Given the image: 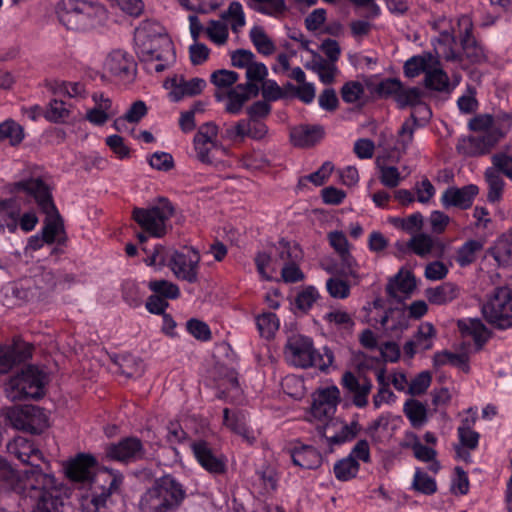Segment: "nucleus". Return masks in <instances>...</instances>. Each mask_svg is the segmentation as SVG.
I'll use <instances>...</instances> for the list:
<instances>
[{"label": "nucleus", "mask_w": 512, "mask_h": 512, "mask_svg": "<svg viewBox=\"0 0 512 512\" xmlns=\"http://www.w3.org/2000/svg\"><path fill=\"white\" fill-rule=\"evenodd\" d=\"M503 136L504 133L499 128H492L485 131L483 135L469 137L464 141V153L469 156L488 153Z\"/></svg>", "instance_id": "nucleus-25"}, {"label": "nucleus", "mask_w": 512, "mask_h": 512, "mask_svg": "<svg viewBox=\"0 0 512 512\" xmlns=\"http://www.w3.org/2000/svg\"><path fill=\"white\" fill-rule=\"evenodd\" d=\"M256 325L260 335L270 339L279 329L280 321L274 313L264 312L256 317Z\"/></svg>", "instance_id": "nucleus-47"}, {"label": "nucleus", "mask_w": 512, "mask_h": 512, "mask_svg": "<svg viewBox=\"0 0 512 512\" xmlns=\"http://www.w3.org/2000/svg\"><path fill=\"white\" fill-rule=\"evenodd\" d=\"M191 450L198 463L211 473H220L224 471L225 462L222 457L216 456L204 441L191 443Z\"/></svg>", "instance_id": "nucleus-27"}, {"label": "nucleus", "mask_w": 512, "mask_h": 512, "mask_svg": "<svg viewBox=\"0 0 512 512\" xmlns=\"http://www.w3.org/2000/svg\"><path fill=\"white\" fill-rule=\"evenodd\" d=\"M64 472L70 481L86 487L79 498L81 512H99L123 482L121 473L107 468L98 469L95 457L85 453L66 461Z\"/></svg>", "instance_id": "nucleus-1"}, {"label": "nucleus", "mask_w": 512, "mask_h": 512, "mask_svg": "<svg viewBox=\"0 0 512 512\" xmlns=\"http://www.w3.org/2000/svg\"><path fill=\"white\" fill-rule=\"evenodd\" d=\"M359 432L358 422L347 424L339 419H329L322 426V437H324L328 445L332 448L352 441Z\"/></svg>", "instance_id": "nucleus-18"}, {"label": "nucleus", "mask_w": 512, "mask_h": 512, "mask_svg": "<svg viewBox=\"0 0 512 512\" xmlns=\"http://www.w3.org/2000/svg\"><path fill=\"white\" fill-rule=\"evenodd\" d=\"M359 468L358 461L352 456H347L334 465V474L338 480L347 481L357 475Z\"/></svg>", "instance_id": "nucleus-48"}, {"label": "nucleus", "mask_w": 512, "mask_h": 512, "mask_svg": "<svg viewBox=\"0 0 512 512\" xmlns=\"http://www.w3.org/2000/svg\"><path fill=\"white\" fill-rule=\"evenodd\" d=\"M92 100L94 106L86 112V119L91 124L101 126L118 113L117 106L103 93H94Z\"/></svg>", "instance_id": "nucleus-23"}, {"label": "nucleus", "mask_w": 512, "mask_h": 512, "mask_svg": "<svg viewBox=\"0 0 512 512\" xmlns=\"http://www.w3.org/2000/svg\"><path fill=\"white\" fill-rule=\"evenodd\" d=\"M48 374L43 368L29 365L10 378L5 386V394L10 400L25 398L38 399L45 394Z\"/></svg>", "instance_id": "nucleus-8"}, {"label": "nucleus", "mask_w": 512, "mask_h": 512, "mask_svg": "<svg viewBox=\"0 0 512 512\" xmlns=\"http://www.w3.org/2000/svg\"><path fill=\"white\" fill-rule=\"evenodd\" d=\"M224 424L233 432L242 437L244 441L252 444L256 435L247 427L246 416L244 414H232L228 409L224 410Z\"/></svg>", "instance_id": "nucleus-38"}, {"label": "nucleus", "mask_w": 512, "mask_h": 512, "mask_svg": "<svg viewBox=\"0 0 512 512\" xmlns=\"http://www.w3.org/2000/svg\"><path fill=\"white\" fill-rule=\"evenodd\" d=\"M319 138V129L316 126L300 125L291 129L290 141L298 148H308L314 145Z\"/></svg>", "instance_id": "nucleus-39"}, {"label": "nucleus", "mask_w": 512, "mask_h": 512, "mask_svg": "<svg viewBox=\"0 0 512 512\" xmlns=\"http://www.w3.org/2000/svg\"><path fill=\"white\" fill-rule=\"evenodd\" d=\"M322 53L327 57L322 59V83L331 84L338 72L335 64L341 53L338 42L330 38L322 40Z\"/></svg>", "instance_id": "nucleus-26"}, {"label": "nucleus", "mask_w": 512, "mask_h": 512, "mask_svg": "<svg viewBox=\"0 0 512 512\" xmlns=\"http://www.w3.org/2000/svg\"><path fill=\"white\" fill-rule=\"evenodd\" d=\"M403 411L414 428L422 427L427 421V408L418 400H407L404 404Z\"/></svg>", "instance_id": "nucleus-41"}, {"label": "nucleus", "mask_w": 512, "mask_h": 512, "mask_svg": "<svg viewBox=\"0 0 512 512\" xmlns=\"http://www.w3.org/2000/svg\"><path fill=\"white\" fill-rule=\"evenodd\" d=\"M425 296L430 303L443 305L459 296V288L454 283L445 282L438 287L427 289Z\"/></svg>", "instance_id": "nucleus-37"}, {"label": "nucleus", "mask_w": 512, "mask_h": 512, "mask_svg": "<svg viewBox=\"0 0 512 512\" xmlns=\"http://www.w3.org/2000/svg\"><path fill=\"white\" fill-rule=\"evenodd\" d=\"M249 37L257 51L263 55H270L275 51V45L261 26H253Z\"/></svg>", "instance_id": "nucleus-43"}, {"label": "nucleus", "mask_w": 512, "mask_h": 512, "mask_svg": "<svg viewBox=\"0 0 512 512\" xmlns=\"http://www.w3.org/2000/svg\"><path fill=\"white\" fill-rule=\"evenodd\" d=\"M146 114V104L141 100L135 101L123 116L114 120L113 126L119 132H132L130 124L138 123Z\"/></svg>", "instance_id": "nucleus-33"}, {"label": "nucleus", "mask_w": 512, "mask_h": 512, "mask_svg": "<svg viewBox=\"0 0 512 512\" xmlns=\"http://www.w3.org/2000/svg\"><path fill=\"white\" fill-rule=\"evenodd\" d=\"M204 32L209 40L218 46L224 45L229 38V28L221 18L210 20L205 25Z\"/></svg>", "instance_id": "nucleus-45"}, {"label": "nucleus", "mask_w": 512, "mask_h": 512, "mask_svg": "<svg viewBox=\"0 0 512 512\" xmlns=\"http://www.w3.org/2000/svg\"><path fill=\"white\" fill-rule=\"evenodd\" d=\"M418 125V119L415 115V112L411 114V118L406 120L399 132H398V144L401 146V149L405 151L408 145L412 142L414 136V129Z\"/></svg>", "instance_id": "nucleus-58"}, {"label": "nucleus", "mask_w": 512, "mask_h": 512, "mask_svg": "<svg viewBox=\"0 0 512 512\" xmlns=\"http://www.w3.org/2000/svg\"><path fill=\"white\" fill-rule=\"evenodd\" d=\"M193 147L197 159L207 164L218 162L220 156L228 153V150L219 142L218 128L213 123H206L199 127L194 136Z\"/></svg>", "instance_id": "nucleus-14"}, {"label": "nucleus", "mask_w": 512, "mask_h": 512, "mask_svg": "<svg viewBox=\"0 0 512 512\" xmlns=\"http://www.w3.org/2000/svg\"><path fill=\"white\" fill-rule=\"evenodd\" d=\"M220 18L235 34H239L247 23L244 7L239 1L230 2L227 9L222 11Z\"/></svg>", "instance_id": "nucleus-35"}, {"label": "nucleus", "mask_w": 512, "mask_h": 512, "mask_svg": "<svg viewBox=\"0 0 512 512\" xmlns=\"http://www.w3.org/2000/svg\"><path fill=\"white\" fill-rule=\"evenodd\" d=\"M424 84L429 89L439 92H448L450 83L447 73L439 66L433 65L430 71H427Z\"/></svg>", "instance_id": "nucleus-44"}, {"label": "nucleus", "mask_w": 512, "mask_h": 512, "mask_svg": "<svg viewBox=\"0 0 512 512\" xmlns=\"http://www.w3.org/2000/svg\"><path fill=\"white\" fill-rule=\"evenodd\" d=\"M478 192L479 188L474 184L461 188L448 187L441 196V202L445 208L456 207L465 210L472 206Z\"/></svg>", "instance_id": "nucleus-22"}, {"label": "nucleus", "mask_w": 512, "mask_h": 512, "mask_svg": "<svg viewBox=\"0 0 512 512\" xmlns=\"http://www.w3.org/2000/svg\"><path fill=\"white\" fill-rule=\"evenodd\" d=\"M70 115V107L61 100H51L45 111V118L51 122L65 121Z\"/></svg>", "instance_id": "nucleus-52"}, {"label": "nucleus", "mask_w": 512, "mask_h": 512, "mask_svg": "<svg viewBox=\"0 0 512 512\" xmlns=\"http://www.w3.org/2000/svg\"><path fill=\"white\" fill-rule=\"evenodd\" d=\"M431 380L430 372L423 371L419 373L409 384L408 393L413 396L425 393L431 384Z\"/></svg>", "instance_id": "nucleus-63"}, {"label": "nucleus", "mask_w": 512, "mask_h": 512, "mask_svg": "<svg viewBox=\"0 0 512 512\" xmlns=\"http://www.w3.org/2000/svg\"><path fill=\"white\" fill-rule=\"evenodd\" d=\"M408 245L414 253L424 257L432 251L434 247V240L427 234H418L412 237Z\"/></svg>", "instance_id": "nucleus-59"}, {"label": "nucleus", "mask_w": 512, "mask_h": 512, "mask_svg": "<svg viewBox=\"0 0 512 512\" xmlns=\"http://www.w3.org/2000/svg\"><path fill=\"white\" fill-rule=\"evenodd\" d=\"M164 87L169 91V98L177 102L185 97L200 94L206 87V81L197 77L190 80H185L183 77H173L165 81Z\"/></svg>", "instance_id": "nucleus-20"}, {"label": "nucleus", "mask_w": 512, "mask_h": 512, "mask_svg": "<svg viewBox=\"0 0 512 512\" xmlns=\"http://www.w3.org/2000/svg\"><path fill=\"white\" fill-rule=\"evenodd\" d=\"M254 88L251 83L238 84L230 89L227 94L225 108L228 112L236 114L240 112L246 101L249 100Z\"/></svg>", "instance_id": "nucleus-36"}, {"label": "nucleus", "mask_w": 512, "mask_h": 512, "mask_svg": "<svg viewBox=\"0 0 512 512\" xmlns=\"http://www.w3.org/2000/svg\"><path fill=\"white\" fill-rule=\"evenodd\" d=\"M493 167L498 173H503L508 178L512 179V156L506 153H497L492 157Z\"/></svg>", "instance_id": "nucleus-64"}, {"label": "nucleus", "mask_w": 512, "mask_h": 512, "mask_svg": "<svg viewBox=\"0 0 512 512\" xmlns=\"http://www.w3.org/2000/svg\"><path fill=\"white\" fill-rule=\"evenodd\" d=\"M173 214V207L166 199H159L155 204L133 212L134 220L151 236L161 237L167 229V221Z\"/></svg>", "instance_id": "nucleus-13"}, {"label": "nucleus", "mask_w": 512, "mask_h": 512, "mask_svg": "<svg viewBox=\"0 0 512 512\" xmlns=\"http://www.w3.org/2000/svg\"><path fill=\"white\" fill-rule=\"evenodd\" d=\"M485 179L488 185L487 199L489 202H498L503 193L504 182L495 168H488L485 172Z\"/></svg>", "instance_id": "nucleus-46"}, {"label": "nucleus", "mask_w": 512, "mask_h": 512, "mask_svg": "<svg viewBox=\"0 0 512 512\" xmlns=\"http://www.w3.org/2000/svg\"><path fill=\"white\" fill-rule=\"evenodd\" d=\"M433 65L439 66L440 62L438 57L433 56L431 53L413 56L405 62L404 73L409 78H414L422 72L427 76V71H430Z\"/></svg>", "instance_id": "nucleus-34"}, {"label": "nucleus", "mask_w": 512, "mask_h": 512, "mask_svg": "<svg viewBox=\"0 0 512 512\" xmlns=\"http://www.w3.org/2000/svg\"><path fill=\"white\" fill-rule=\"evenodd\" d=\"M55 14L64 27L73 31L93 29L107 17L102 4L87 0H60L55 6Z\"/></svg>", "instance_id": "nucleus-5"}, {"label": "nucleus", "mask_w": 512, "mask_h": 512, "mask_svg": "<svg viewBox=\"0 0 512 512\" xmlns=\"http://www.w3.org/2000/svg\"><path fill=\"white\" fill-rule=\"evenodd\" d=\"M239 79V75L227 69H220L213 72L210 76V81L220 90H225L233 86Z\"/></svg>", "instance_id": "nucleus-55"}, {"label": "nucleus", "mask_w": 512, "mask_h": 512, "mask_svg": "<svg viewBox=\"0 0 512 512\" xmlns=\"http://www.w3.org/2000/svg\"><path fill=\"white\" fill-rule=\"evenodd\" d=\"M137 52L150 69L163 71L173 60V44L164 28L157 22H143L135 32Z\"/></svg>", "instance_id": "nucleus-3"}, {"label": "nucleus", "mask_w": 512, "mask_h": 512, "mask_svg": "<svg viewBox=\"0 0 512 512\" xmlns=\"http://www.w3.org/2000/svg\"><path fill=\"white\" fill-rule=\"evenodd\" d=\"M318 291L315 287L308 286L300 290L295 298V305L301 311L309 310L318 299Z\"/></svg>", "instance_id": "nucleus-61"}, {"label": "nucleus", "mask_w": 512, "mask_h": 512, "mask_svg": "<svg viewBox=\"0 0 512 512\" xmlns=\"http://www.w3.org/2000/svg\"><path fill=\"white\" fill-rule=\"evenodd\" d=\"M148 287L154 293L169 299H176L180 295L179 287L167 280L150 281Z\"/></svg>", "instance_id": "nucleus-56"}, {"label": "nucleus", "mask_w": 512, "mask_h": 512, "mask_svg": "<svg viewBox=\"0 0 512 512\" xmlns=\"http://www.w3.org/2000/svg\"><path fill=\"white\" fill-rule=\"evenodd\" d=\"M0 489L12 490L34 502L32 512H62L68 488L52 473L34 469L22 479L11 465L0 457Z\"/></svg>", "instance_id": "nucleus-2"}, {"label": "nucleus", "mask_w": 512, "mask_h": 512, "mask_svg": "<svg viewBox=\"0 0 512 512\" xmlns=\"http://www.w3.org/2000/svg\"><path fill=\"white\" fill-rule=\"evenodd\" d=\"M435 335V329L431 323L420 325L413 341H416L418 348L428 350L432 347V337Z\"/></svg>", "instance_id": "nucleus-62"}, {"label": "nucleus", "mask_w": 512, "mask_h": 512, "mask_svg": "<svg viewBox=\"0 0 512 512\" xmlns=\"http://www.w3.org/2000/svg\"><path fill=\"white\" fill-rule=\"evenodd\" d=\"M485 320L494 328L505 330L512 327V289L496 287L481 307Z\"/></svg>", "instance_id": "nucleus-10"}, {"label": "nucleus", "mask_w": 512, "mask_h": 512, "mask_svg": "<svg viewBox=\"0 0 512 512\" xmlns=\"http://www.w3.org/2000/svg\"><path fill=\"white\" fill-rule=\"evenodd\" d=\"M24 138L22 127L12 120L0 123V141H7L12 145L20 143Z\"/></svg>", "instance_id": "nucleus-50"}, {"label": "nucleus", "mask_w": 512, "mask_h": 512, "mask_svg": "<svg viewBox=\"0 0 512 512\" xmlns=\"http://www.w3.org/2000/svg\"><path fill=\"white\" fill-rule=\"evenodd\" d=\"M416 287L413 274L409 271L400 270L393 278H391L386 286V293L391 298L402 301Z\"/></svg>", "instance_id": "nucleus-28"}, {"label": "nucleus", "mask_w": 512, "mask_h": 512, "mask_svg": "<svg viewBox=\"0 0 512 512\" xmlns=\"http://www.w3.org/2000/svg\"><path fill=\"white\" fill-rule=\"evenodd\" d=\"M483 248L482 242L478 240H469L465 242L457 251L456 260L462 267L475 261L477 252Z\"/></svg>", "instance_id": "nucleus-49"}, {"label": "nucleus", "mask_w": 512, "mask_h": 512, "mask_svg": "<svg viewBox=\"0 0 512 512\" xmlns=\"http://www.w3.org/2000/svg\"><path fill=\"white\" fill-rule=\"evenodd\" d=\"M422 96V90L417 87L408 89L402 87L398 97H396V102L400 108H405L407 106L416 108L414 111L415 113L417 112L421 114L424 119H429L431 111L426 104L421 102Z\"/></svg>", "instance_id": "nucleus-31"}, {"label": "nucleus", "mask_w": 512, "mask_h": 512, "mask_svg": "<svg viewBox=\"0 0 512 512\" xmlns=\"http://www.w3.org/2000/svg\"><path fill=\"white\" fill-rule=\"evenodd\" d=\"M6 416L15 429L30 433H40L50 425L47 411L38 406H15L7 410Z\"/></svg>", "instance_id": "nucleus-15"}, {"label": "nucleus", "mask_w": 512, "mask_h": 512, "mask_svg": "<svg viewBox=\"0 0 512 512\" xmlns=\"http://www.w3.org/2000/svg\"><path fill=\"white\" fill-rule=\"evenodd\" d=\"M143 454L142 444L137 438H126L117 444H110L105 449L107 459L126 462L136 460Z\"/></svg>", "instance_id": "nucleus-24"}, {"label": "nucleus", "mask_w": 512, "mask_h": 512, "mask_svg": "<svg viewBox=\"0 0 512 512\" xmlns=\"http://www.w3.org/2000/svg\"><path fill=\"white\" fill-rule=\"evenodd\" d=\"M30 351L24 344L0 346V373H7L16 364L26 360Z\"/></svg>", "instance_id": "nucleus-29"}, {"label": "nucleus", "mask_w": 512, "mask_h": 512, "mask_svg": "<svg viewBox=\"0 0 512 512\" xmlns=\"http://www.w3.org/2000/svg\"><path fill=\"white\" fill-rule=\"evenodd\" d=\"M186 492L173 477L166 475L147 489L139 501L141 512H175L182 504Z\"/></svg>", "instance_id": "nucleus-7"}, {"label": "nucleus", "mask_w": 512, "mask_h": 512, "mask_svg": "<svg viewBox=\"0 0 512 512\" xmlns=\"http://www.w3.org/2000/svg\"><path fill=\"white\" fill-rule=\"evenodd\" d=\"M246 4L252 10L273 18H280L287 11L284 0H246Z\"/></svg>", "instance_id": "nucleus-40"}, {"label": "nucleus", "mask_w": 512, "mask_h": 512, "mask_svg": "<svg viewBox=\"0 0 512 512\" xmlns=\"http://www.w3.org/2000/svg\"><path fill=\"white\" fill-rule=\"evenodd\" d=\"M20 210L21 205L16 199L0 201V232H16Z\"/></svg>", "instance_id": "nucleus-30"}, {"label": "nucleus", "mask_w": 512, "mask_h": 512, "mask_svg": "<svg viewBox=\"0 0 512 512\" xmlns=\"http://www.w3.org/2000/svg\"><path fill=\"white\" fill-rule=\"evenodd\" d=\"M145 292L141 284L128 280L123 284V296L125 301L133 307H137L142 303Z\"/></svg>", "instance_id": "nucleus-54"}, {"label": "nucleus", "mask_w": 512, "mask_h": 512, "mask_svg": "<svg viewBox=\"0 0 512 512\" xmlns=\"http://www.w3.org/2000/svg\"><path fill=\"white\" fill-rule=\"evenodd\" d=\"M300 251L296 245L281 240L259 250L254 258L259 277L262 280H278V272L287 259L299 258Z\"/></svg>", "instance_id": "nucleus-9"}, {"label": "nucleus", "mask_w": 512, "mask_h": 512, "mask_svg": "<svg viewBox=\"0 0 512 512\" xmlns=\"http://www.w3.org/2000/svg\"><path fill=\"white\" fill-rule=\"evenodd\" d=\"M54 277L50 272L43 273L37 278H24L5 288L7 303L21 305L41 299L46 292L53 289Z\"/></svg>", "instance_id": "nucleus-11"}, {"label": "nucleus", "mask_w": 512, "mask_h": 512, "mask_svg": "<svg viewBox=\"0 0 512 512\" xmlns=\"http://www.w3.org/2000/svg\"><path fill=\"white\" fill-rule=\"evenodd\" d=\"M493 256L500 264L512 262V234L501 238L497 242Z\"/></svg>", "instance_id": "nucleus-57"}, {"label": "nucleus", "mask_w": 512, "mask_h": 512, "mask_svg": "<svg viewBox=\"0 0 512 512\" xmlns=\"http://www.w3.org/2000/svg\"><path fill=\"white\" fill-rule=\"evenodd\" d=\"M136 75V63L133 57L123 50H113L104 59L102 77L115 78L123 83H130Z\"/></svg>", "instance_id": "nucleus-16"}, {"label": "nucleus", "mask_w": 512, "mask_h": 512, "mask_svg": "<svg viewBox=\"0 0 512 512\" xmlns=\"http://www.w3.org/2000/svg\"><path fill=\"white\" fill-rule=\"evenodd\" d=\"M341 277L343 276L333 275L326 281L327 292L335 299H346L350 295V285Z\"/></svg>", "instance_id": "nucleus-51"}, {"label": "nucleus", "mask_w": 512, "mask_h": 512, "mask_svg": "<svg viewBox=\"0 0 512 512\" xmlns=\"http://www.w3.org/2000/svg\"><path fill=\"white\" fill-rule=\"evenodd\" d=\"M457 326L463 337L473 338L477 350H480L489 338L488 329L478 318L458 320Z\"/></svg>", "instance_id": "nucleus-32"}, {"label": "nucleus", "mask_w": 512, "mask_h": 512, "mask_svg": "<svg viewBox=\"0 0 512 512\" xmlns=\"http://www.w3.org/2000/svg\"><path fill=\"white\" fill-rule=\"evenodd\" d=\"M412 488L420 493L431 495L437 490L435 480L430 477L426 472L417 468L412 482Z\"/></svg>", "instance_id": "nucleus-53"}, {"label": "nucleus", "mask_w": 512, "mask_h": 512, "mask_svg": "<svg viewBox=\"0 0 512 512\" xmlns=\"http://www.w3.org/2000/svg\"><path fill=\"white\" fill-rule=\"evenodd\" d=\"M284 358L295 367L307 368L312 366L316 358L313 341L301 334L290 336L284 348Z\"/></svg>", "instance_id": "nucleus-17"}, {"label": "nucleus", "mask_w": 512, "mask_h": 512, "mask_svg": "<svg viewBox=\"0 0 512 512\" xmlns=\"http://www.w3.org/2000/svg\"><path fill=\"white\" fill-rule=\"evenodd\" d=\"M16 193L32 197L46 215L42 234L46 243L60 242L64 228L60 215L52 201L49 187L39 178L21 181L15 186Z\"/></svg>", "instance_id": "nucleus-4"}, {"label": "nucleus", "mask_w": 512, "mask_h": 512, "mask_svg": "<svg viewBox=\"0 0 512 512\" xmlns=\"http://www.w3.org/2000/svg\"><path fill=\"white\" fill-rule=\"evenodd\" d=\"M8 450L11 454L15 455L21 462L31 464L32 467L29 470H25L22 474L16 472L22 479L25 477L26 472L37 469L45 473L38 465L34 464V461H42L44 459L42 452L37 449L34 444L24 438L17 437L8 444Z\"/></svg>", "instance_id": "nucleus-21"}, {"label": "nucleus", "mask_w": 512, "mask_h": 512, "mask_svg": "<svg viewBox=\"0 0 512 512\" xmlns=\"http://www.w3.org/2000/svg\"><path fill=\"white\" fill-rule=\"evenodd\" d=\"M200 260L199 252L192 247L175 250L158 246L145 259V263L155 267L167 266L177 279L195 283L198 280Z\"/></svg>", "instance_id": "nucleus-6"}, {"label": "nucleus", "mask_w": 512, "mask_h": 512, "mask_svg": "<svg viewBox=\"0 0 512 512\" xmlns=\"http://www.w3.org/2000/svg\"><path fill=\"white\" fill-rule=\"evenodd\" d=\"M292 460L295 465L312 469L318 466L320 455L315 448L311 446H302L301 448L293 451Z\"/></svg>", "instance_id": "nucleus-42"}, {"label": "nucleus", "mask_w": 512, "mask_h": 512, "mask_svg": "<svg viewBox=\"0 0 512 512\" xmlns=\"http://www.w3.org/2000/svg\"><path fill=\"white\" fill-rule=\"evenodd\" d=\"M340 401V391L336 386L322 389V414L329 415L336 409Z\"/></svg>", "instance_id": "nucleus-60"}, {"label": "nucleus", "mask_w": 512, "mask_h": 512, "mask_svg": "<svg viewBox=\"0 0 512 512\" xmlns=\"http://www.w3.org/2000/svg\"><path fill=\"white\" fill-rule=\"evenodd\" d=\"M330 246L340 258V262H326L324 269L332 275L351 276L357 284L361 277L358 273L359 265L349 251V244L345 234L341 231L330 232L327 236Z\"/></svg>", "instance_id": "nucleus-12"}, {"label": "nucleus", "mask_w": 512, "mask_h": 512, "mask_svg": "<svg viewBox=\"0 0 512 512\" xmlns=\"http://www.w3.org/2000/svg\"><path fill=\"white\" fill-rule=\"evenodd\" d=\"M343 388L352 395V402L356 407L363 408L368 404V395L373 384L365 375L356 377L351 371H346L341 379Z\"/></svg>", "instance_id": "nucleus-19"}]
</instances>
